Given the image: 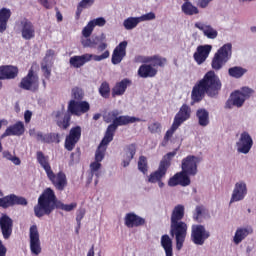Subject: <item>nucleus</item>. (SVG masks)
Masks as SVG:
<instances>
[{"instance_id": "1", "label": "nucleus", "mask_w": 256, "mask_h": 256, "mask_svg": "<svg viewBox=\"0 0 256 256\" xmlns=\"http://www.w3.org/2000/svg\"><path fill=\"white\" fill-rule=\"evenodd\" d=\"M221 87V79L215 74V71H208L204 77L194 85L191 92L192 102L199 103V101H203L205 93L208 97H216V95H219Z\"/></svg>"}, {"instance_id": "2", "label": "nucleus", "mask_w": 256, "mask_h": 256, "mask_svg": "<svg viewBox=\"0 0 256 256\" xmlns=\"http://www.w3.org/2000/svg\"><path fill=\"white\" fill-rule=\"evenodd\" d=\"M55 207L56 209L69 212L77 207V203L64 204L61 201H57L55 192L51 188H47L38 198V204L34 207V213L36 217H44V215H51Z\"/></svg>"}, {"instance_id": "3", "label": "nucleus", "mask_w": 256, "mask_h": 256, "mask_svg": "<svg viewBox=\"0 0 256 256\" xmlns=\"http://www.w3.org/2000/svg\"><path fill=\"white\" fill-rule=\"evenodd\" d=\"M183 217H185V206L178 204L174 207L170 216V235L176 241L177 251L183 249L185 239H187V231H189V226L183 222Z\"/></svg>"}, {"instance_id": "4", "label": "nucleus", "mask_w": 256, "mask_h": 256, "mask_svg": "<svg viewBox=\"0 0 256 256\" xmlns=\"http://www.w3.org/2000/svg\"><path fill=\"white\" fill-rule=\"evenodd\" d=\"M199 163H201V159L193 155H189L182 159V171L176 173L172 178L169 179V187H177V185L188 187V185H191V178L189 177H195V175H197V165H199Z\"/></svg>"}, {"instance_id": "5", "label": "nucleus", "mask_w": 256, "mask_h": 256, "mask_svg": "<svg viewBox=\"0 0 256 256\" xmlns=\"http://www.w3.org/2000/svg\"><path fill=\"white\" fill-rule=\"evenodd\" d=\"M89 109H91V106L87 101L70 100L68 104V112L65 111V108H62L54 112L53 115L58 127H61V129H67V127H69V121H71V115H77L79 117L87 113Z\"/></svg>"}, {"instance_id": "6", "label": "nucleus", "mask_w": 256, "mask_h": 256, "mask_svg": "<svg viewBox=\"0 0 256 256\" xmlns=\"http://www.w3.org/2000/svg\"><path fill=\"white\" fill-rule=\"evenodd\" d=\"M121 112L119 110H112L104 115L105 123H111L105 133L106 139L109 141H113V137L115 135V131H117V127H123L125 125H129L131 123H139L141 118H137L135 116H119Z\"/></svg>"}, {"instance_id": "7", "label": "nucleus", "mask_w": 256, "mask_h": 256, "mask_svg": "<svg viewBox=\"0 0 256 256\" xmlns=\"http://www.w3.org/2000/svg\"><path fill=\"white\" fill-rule=\"evenodd\" d=\"M231 57H233V44L226 43L214 54L211 62L212 69L221 71L223 66L231 60Z\"/></svg>"}, {"instance_id": "8", "label": "nucleus", "mask_w": 256, "mask_h": 256, "mask_svg": "<svg viewBox=\"0 0 256 256\" xmlns=\"http://www.w3.org/2000/svg\"><path fill=\"white\" fill-rule=\"evenodd\" d=\"M255 93V90L249 87H242L240 90H236L226 101L225 109H233V107H243L245 101Z\"/></svg>"}, {"instance_id": "9", "label": "nucleus", "mask_w": 256, "mask_h": 256, "mask_svg": "<svg viewBox=\"0 0 256 256\" xmlns=\"http://www.w3.org/2000/svg\"><path fill=\"white\" fill-rule=\"evenodd\" d=\"M175 155H177V152H170L162 158L158 169L148 176V183H158V181H161L165 177Z\"/></svg>"}, {"instance_id": "10", "label": "nucleus", "mask_w": 256, "mask_h": 256, "mask_svg": "<svg viewBox=\"0 0 256 256\" xmlns=\"http://www.w3.org/2000/svg\"><path fill=\"white\" fill-rule=\"evenodd\" d=\"M111 53L109 50H105L101 55H93V54H83L81 56H72L69 60V63L71 67H74V69H79L85 65V63H89L91 59L93 61H103L105 59H109V56Z\"/></svg>"}, {"instance_id": "11", "label": "nucleus", "mask_w": 256, "mask_h": 256, "mask_svg": "<svg viewBox=\"0 0 256 256\" xmlns=\"http://www.w3.org/2000/svg\"><path fill=\"white\" fill-rule=\"evenodd\" d=\"M211 237V232L202 224H193L191 226V241L194 245L203 246L205 241Z\"/></svg>"}, {"instance_id": "12", "label": "nucleus", "mask_w": 256, "mask_h": 256, "mask_svg": "<svg viewBox=\"0 0 256 256\" xmlns=\"http://www.w3.org/2000/svg\"><path fill=\"white\" fill-rule=\"evenodd\" d=\"M16 29L20 31L22 39L31 41L35 39V25L27 18H20L16 22Z\"/></svg>"}, {"instance_id": "13", "label": "nucleus", "mask_w": 256, "mask_h": 256, "mask_svg": "<svg viewBox=\"0 0 256 256\" xmlns=\"http://www.w3.org/2000/svg\"><path fill=\"white\" fill-rule=\"evenodd\" d=\"M29 243L31 254L35 256L41 255L43 251L41 247V236L39 234V228L35 224L29 228Z\"/></svg>"}, {"instance_id": "14", "label": "nucleus", "mask_w": 256, "mask_h": 256, "mask_svg": "<svg viewBox=\"0 0 256 256\" xmlns=\"http://www.w3.org/2000/svg\"><path fill=\"white\" fill-rule=\"evenodd\" d=\"M253 147V137L248 131H243L240 133L238 141L236 142V149L238 153L247 155L251 148Z\"/></svg>"}, {"instance_id": "15", "label": "nucleus", "mask_w": 256, "mask_h": 256, "mask_svg": "<svg viewBox=\"0 0 256 256\" xmlns=\"http://www.w3.org/2000/svg\"><path fill=\"white\" fill-rule=\"evenodd\" d=\"M21 89L25 91H37L39 89V76L35 74L33 68H31L26 77L21 80Z\"/></svg>"}, {"instance_id": "16", "label": "nucleus", "mask_w": 256, "mask_h": 256, "mask_svg": "<svg viewBox=\"0 0 256 256\" xmlns=\"http://www.w3.org/2000/svg\"><path fill=\"white\" fill-rule=\"evenodd\" d=\"M195 29L202 32V35L206 37V39H217L219 37V32L213 27V25L208 22L197 21L194 23Z\"/></svg>"}, {"instance_id": "17", "label": "nucleus", "mask_w": 256, "mask_h": 256, "mask_svg": "<svg viewBox=\"0 0 256 256\" xmlns=\"http://www.w3.org/2000/svg\"><path fill=\"white\" fill-rule=\"evenodd\" d=\"M245 197H247V183L243 180L236 182L232 191L230 203H238V201H243Z\"/></svg>"}, {"instance_id": "18", "label": "nucleus", "mask_w": 256, "mask_h": 256, "mask_svg": "<svg viewBox=\"0 0 256 256\" xmlns=\"http://www.w3.org/2000/svg\"><path fill=\"white\" fill-rule=\"evenodd\" d=\"M212 50L213 46L209 44L198 46L193 54L194 61L197 63V65H203V63L209 58Z\"/></svg>"}, {"instance_id": "19", "label": "nucleus", "mask_w": 256, "mask_h": 256, "mask_svg": "<svg viewBox=\"0 0 256 256\" xmlns=\"http://www.w3.org/2000/svg\"><path fill=\"white\" fill-rule=\"evenodd\" d=\"M81 139V128L79 126H76L70 130V133L68 136H66L65 139V149L67 151H73L75 149V145L79 143V140Z\"/></svg>"}, {"instance_id": "20", "label": "nucleus", "mask_w": 256, "mask_h": 256, "mask_svg": "<svg viewBox=\"0 0 256 256\" xmlns=\"http://www.w3.org/2000/svg\"><path fill=\"white\" fill-rule=\"evenodd\" d=\"M127 41H122L115 47L112 53L111 62L112 65H119L127 55Z\"/></svg>"}, {"instance_id": "21", "label": "nucleus", "mask_w": 256, "mask_h": 256, "mask_svg": "<svg viewBox=\"0 0 256 256\" xmlns=\"http://www.w3.org/2000/svg\"><path fill=\"white\" fill-rule=\"evenodd\" d=\"M24 133L25 124L22 121H18L6 128L4 133L1 135V139H5V137H21Z\"/></svg>"}, {"instance_id": "22", "label": "nucleus", "mask_w": 256, "mask_h": 256, "mask_svg": "<svg viewBox=\"0 0 256 256\" xmlns=\"http://www.w3.org/2000/svg\"><path fill=\"white\" fill-rule=\"evenodd\" d=\"M48 179L51 183L58 189V191H63L67 187V176L63 172H59L57 175L53 172L47 174Z\"/></svg>"}, {"instance_id": "23", "label": "nucleus", "mask_w": 256, "mask_h": 256, "mask_svg": "<svg viewBox=\"0 0 256 256\" xmlns=\"http://www.w3.org/2000/svg\"><path fill=\"white\" fill-rule=\"evenodd\" d=\"M191 119V107L187 104H183L178 113H176L174 117L173 123L176 124L177 127H181L185 121H189Z\"/></svg>"}, {"instance_id": "24", "label": "nucleus", "mask_w": 256, "mask_h": 256, "mask_svg": "<svg viewBox=\"0 0 256 256\" xmlns=\"http://www.w3.org/2000/svg\"><path fill=\"white\" fill-rule=\"evenodd\" d=\"M0 229L4 239H9L13 233V219L7 216V214H2L0 217Z\"/></svg>"}, {"instance_id": "25", "label": "nucleus", "mask_w": 256, "mask_h": 256, "mask_svg": "<svg viewBox=\"0 0 256 256\" xmlns=\"http://www.w3.org/2000/svg\"><path fill=\"white\" fill-rule=\"evenodd\" d=\"M125 225L126 227L133 229V227H141V225H145V220L135 213H128L125 216Z\"/></svg>"}, {"instance_id": "26", "label": "nucleus", "mask_w": 256, "mask_h": 256, "mask_svg": "<svg viewBox=\"0 0 256 256\" xmlns=\"http://www.w3.org/2000/svg\"><path fill=\"white\" fill-rule=\"evenodd\" d=\"M131 80L129 78H125L120 82H117L112 89V97H119L121 95H125V91H127V87H130Z\"/></svg>"}, {"instance_id": "27", "label": "nucleus", "mask_w": 256, "mask_h": 256, "mask_svg": "<svg viewBox=\"0 0 256 256\" xmlns=\"http://www.w3.org/2000/svg\"><path fill=\"white\" fill-rule=\"evenodd\" d=\"M184 3L181 5V12L187 17H193L199 15L200 10L198 6H195L190 0H183Z\"/></svg>"}, {"instance_id": "28", "label": "nucleus", "mask_w": 256, "mask_h": 256, "mask_svg": "<svg viewBox=\"0 0 256 256\" xmlns=\"http://www.w3.org/2000/svg\"><path fill=\"white\" fill-rule=\"evenodd\" d=\"M210 217L209 211L202 205L196 206L192 214V219L197 223H203L205 219H209Z\"/></svg>"}, {"instance_id": "29", "label": "nucleus", "mask_w": 256, "mask_h": 256, "mask_svg": "<svg viewBox=\"0 0 256 256\" xmlns=\"http://www.w3.org/2000/svg\"><path fill=\"white\" fill-rule=\"evenodd\" d=\"M113 140L107 139V136H104L101 143L99 144L96 152H95V161L98 163H101L103 159H105V153L107 151V146L111 143Z\"/></svg>"}, {"instance_id": "30", "label": "nucleus", "mask_w": 256, "mask_h": 256, "mask_svg": "<svg viewBox=\"0 0 256 256\" xmlns=\"http://www.w3.org/2000/svg\"><path fill=\"white\" fill-rule=\"evenodd\" d=\"M135 153H137V146H135V144H130L124 149L122 160L123 167H129V163H131V160L135 157Z\"/></svg>"}, {"instance_id": "31", "label": "nucleus", "mask_w": 256, "mask_h": 256, "mask_svg": "<svg viewBox=\"0 0 256 256\" xmlns=\"http://www.w3.org/2000/svg\"><path fill=\"white\" fill-rule=\"evenodd\" d=\"M11 15V9L5 7L0 9V33L7 31V25L9 23V19H11Z\"/></svg>"}, {"instance_id": "32", "label": "nucleus", "mask_w": 256, "mask_h": 256, "mask_svg": "<svg viewBox=\"0 0 256 256\" xmlns=\"http://www.w3.org/2000/svg\"><path fill=\"white\" fill-rule=\"evenodd\" d=\"M19 70L15 66H1L0 67V80L1 79H15Z\"/></svg>"}, {"instance_id": "33", "label": "nucleus", "mask_w": 256, "mask_h": 256, "mask_svg": "<svg viewBox=\"0 0 256 256\" xmlns=\"http://www.w3.org/2000/svg\"><path fill=\"white\" fill-rule=\"evenodd\" d=\"M138 75L142 77V79L155 77V75H157V68L153 67L151 64L141 65L138 69Z\"/></svg>"}, {"instance_id": "34", "label": "nucleus", "mask_w": 256, "mask_h": 256, "mask_svg": "<svg viewBox=\"0 0 256 256\" xmlns=\"http://www.w3.org/2000/svg\"><path fill=\"white\" fill-rule=\"evenodd\" d=\"M93 176H96L95 185L99 183V177H101V162L94 161L90 164V174L88 176V184L93 181Z\"/></svg>"}, {"instance_id": "35", "label": "nucleus", "mask_w": 256, "mask_h": 256, "mask_svg": "<svg viewBox=\"0 0 256 256\" xmlns=\"http://www.w3.org/2000/svg\"><path fill=\"white\" fill-rule=\"evenodd\" d=\"M161 247L165 251L166 256H173V240L167 234L161 236L160 239Z\"/></svg>"}, {"instance_id": "36", "label": "nucleus", "mask_w": 256, "mask_h": 256, "mask_svg": "<svg viewBox=\"0 0 256 256\" xmlns=\"http://www.w3.org/2000/svg\"><path fill=\"white\" fill-rule=\"evenodd\" d=\"M36 159L39 165L44 169L46 175L51 173L53 170L51 169V164H49V157L45 156L43 152L38 151L36 153Z\"/></svg>"}, {"instance_id": "37", "label": "nucleus", "mask_w": 256, "mask_h": 256, "mask_svg": "<svg viewBox=\"0 0 256 256\" xmlns=\"http://www.w3.org/2000/svg\"><path fill=\"white\" fill-rule=\"evenodd\" d=\"M29 135L41 143H51V134H43V132L37 131L35 128L29 130Z\"/></svg>"}, {"instance_id": "38", "label": "nucleus", "mask_w": 256, "mask_h": 256, "mask_svg": "<svg viewBox=\"0 0 256 256\" xmlns=\"http://www.w3.org/2000/svg\"><path fill=\"white\" fill-rule=\"evenodd\" d=\"M196 117L198 119V124L200 125V127H207V125H209V111L203 108L198 109L196 112Z\"/></svg>"}, {"instance_id": "39", "label": "nucleus", "mask_w": 256, "mask_h": 256, "mask_svg": "<svg viewBox=\"0 0 256 256\" xmlns=\"http://www.w3.org/2000/svg\"><path fill=\"white\" fill-rule=\"evenodd\" d=\"M252 232L253 230H251V228H238L233 238L235 245H239V243Z\"/></svg>"}, {"instance_id": "40", "label": "nucleus", "mask_w": 256, "mask_h": 256, "mask_svg": "<svg viewBox=\"0 0 256 256\" xmlns=\"http://www.w3.org/2000/svg\"><path fill=\"white\" fill-rule=\"evenodd\" d=\"M245 73H247V69L241 66H234L228 69L229 76L233 77L234 79H241Z\"/></svg>"}, {"instance_id": "41", "label": "nucleus", "mask_w": 256, "mask_h": 256, "mask_svg": "<svg viewBox=\"0 0 256 256\" xmlns=\"http://www.w3.org/2000/svg\"><path fill=\"white\" fill-rule=\"evenodd\" d=\"M139 23H141L139 17H128L123 21V27L126 31H133Z\"/></svg>"}, {"instance_id": "42", "label": "nucleus", "mask_w": 256, "mask_h": 256, "mask_svg": "<svg viewBox=\"0 0 256 256\" xmlns=\"http://www.w3.org/2000/svg\"><path fill=\"white\" fill-rule=\"evenodd\" d=\"M99 41H101V38L99 36L92 37V38H82L81 44L83 47H89L90 49H95L97 45H99Z\"/></svg>"}, {"instance_id": "43", "label": "nucleus", "mask_w": 256, "mask_h": 256, "mask_svg": "<svg viewBox=\"0 0 256 256\" xmlns=\"http://www.w3.org/2000/svg\"><path fill=\"white\" fill-rule=\"evenodd\" d=\"M99 93L104 99H109V95H111V87L107 81L101 83L99 87Z\"/></svg>"}, {"instance_id": "44", "label": "nucleus", "mask_w": 256, "mask_h": 256, "mask_svg": "<svg viewBox=\"0 0 256 256\" xmlns=\"http://www.w3.org/2000/svg\"><path fill=\"white\" fill-rule=\"evenodd\" d=\"M179 128V126H177L176 124L172 123V126L169 130L166 131V134L164 136V139L162 141V145L163 147H165L167 145V143H169L171 137H173L175 131Z\"/></svg>"}, {"instance_id": "45", "label": "nucleus", "mask_w": 256, "mask_h": 256, "mask_svg": "<svg viewBox=\"0 0 256 256\" xmlns=\"http://www.w3.org/2000/svg\"><path fill=\"white\" fill-rule=\"evenodd\" d=\"M150 63L154 67H165V63H167V59L160 56H152L150 57Z\"/></svg>"}, {"instance_id": "46", "label": "nucleus", "mask_w": 256, "mask_h": 256, "mask_svg": "<svg viewBox=\"0 0 256 256\" xmlns=\"http://www.w3.org/2000/svg\"><path fill=\"white\" fill-rule=\"evenodd\" d=\"M0 207H2V209H7L8 207H13V197H12V194L0 198Z\"/></svg>"}, {"instance_id": "47", "label": "nucleus", "mask_w": 256, "mask_h": 256, "mask_svg": "<svg viewBox=\"0 0 256 256\" xmlns=\"http://www.w3.org/2000/svg\"><path fill=\"white\" fill-rule=\"evenodd\" d=\"M138 169L144 175L147 173L149 167L147 166V158L145 156H140L138 161Z\"/></svg>"}, {"instance_id": "48", "label": "nucleus", "mask_w": 256, "mask_h": 256, "mask_svg": "<svg viewBox=\"0 0 256 256\" xmlns=\"http://www.w3.org/2000/svg\"><path fill=\"white\" fill-rule=\"evenodd\" d=\"M51 65V62H42L41 64V69L45 79H50L51 77Z\"/></svg>"}, {"instance_id": "49", "label": "nucleus", "mask_w": 256, "mask_h": 256, "mask_svg": "<svg viewBox=\"0 0 256 256\" xmlns=\"http://www.w3.org/2000/svg\"><path fill=\"white\" fill-rule=\"evenodd\" d=\"M92 25V27H105L107 25V20L104 17H98L96 19L89 21Z\"/></svg>"}, {"instance_id": "50", "label": "nucleus", "mask_w": 256, "mask_h": 256, "mask_svg": "<svg viewBox=\"0 0 256 256\" xmlns=\"http://www.w3.org/2000/svg\"><path fill=\"white\" fill-rule=\"evenodd\" d=\"M161 129V123L159 122H152L148 125V131H150L152 134L161 133Z\"/></svg>"}, {"instance_id": "51", "label": "nucleus", "mask_w": 256, "mask_h": 256, "mask_svg": "<svg viewBox=\"0 0 256 256\" xmlns=\"http://www.w3.org/2000/svg\"><path fill=\"white\" fill-rule=\"evenodd\" d=\"M94 29V26L90 22H88V24L82 30V36L85 39L91 37Z\"/></svg>"}, {"instance_id": "52", "label": "nucleus", "mask_w": 256, "mask_h": 256, "mask_svg": "<svg viewBox=\"0 0 256 256\" xmlns=\"http://www.w3.org/2000/svg\"><path fill=\"white\" fill-rule=\"evenodd\" d=\"M13 205H27V199L21 196L12 194V206Z\"/></svg>"}, {"instance_id": "53", "label": "nucleus", "mask_w": 256, "mask_h": 256, "mask_svg": "<svg viewBox=\"0 0 256 256\" xmlns=\"http://www.w3.org/2000/svg\"><path fill=\"white\" fill-rule=\"evenodd\" d=\"M156 18V15L154 12H149V13H146V14H143L141 16L138 17V20L140 21V23H143L145 21H153L155 20Z\"/></svg>"}, {"instance_id": "54", "label": "nucleus", "mask_w": 256, "mask_h": 256, "mask_svg": "<svg viewBox=\"0 0 256 256\" xmlns=\"http://www.w3.org/2000/svg\"><path fill=\"white\" fill-rule=\"evenodd\" d=\"M38 3L44 7V9H53L55 7V0H38Z\"/></svg>"}, {"instance_id": "55", "label": "nucleus", "mask_w": 256, "mask_h": 256, "mask_svg": "<svg viewBox=\"0 0 256 256\" xmlns=\"http://www.w3.org/2000/svg\"><path fill=\"white\" fill-rule=\"evenodd\" d=\"M72 97L73 99H76V101H81V99H83V90L80 88H73Z\"/></svg>"}, {"instance_id": "56", "label": "nucleus", "mask_w": 256, "mask_h": 256, "mask_svg": "<svg viewBox=\"0 0 256 256\" xmlns=\"http://www.w3.org/2000/svg\"><path fill=\"white\" fill-rule=\"evenodd\" d=\"M213 3V0H197V7L199 9H207Z\"/></svg>"}, {"instance_id": "57", "label": "nucleus", "mask_w": 256, "mask_h": 256, "mask_svg": "<svg viewBox=\"0 0 256 256\" xmlns=\"http://www.w3.org/2000/svg\"><path fill=\"white\" fill-rule=\"evenodd\" d=\"M151 57L138 55L134 58L135 63H151Z\"/></svg>"}, {"instance_id": "58", "label": "nucleus", "mask_w": 256, "mask_h": 256, "mask_svg": "<svg viewBox=\"0 0 256 256\" xmlns=\"http://www.w3.org/2000/svg\"><path fill=\"white\" fill-rule=\"evenodd\" d=\"M53 57H55V51L54 50H48L46 52V56L43 60L44 63H52Z\"/></svg>"}, {"instance_id": "59", "label": "nucleus", "mask_w": 256, "mask_h": 256, "mask_svg": "<svg viewBox=\"0 0 256 256\" xmlns=\"http://www.w3.org/2000/svg\"><path fill=\"white\" fill-rule=\"evenodd\" d=\"M84 217H85V210L84 209L78 210L76 215V221H77L78 227H81V221H83Z\"/></svg>"}, {"instance_id": "60", "label": "nucleus", "mask_w": 256, "mask_h": 256, "mask_svg": "<svg viewBox=\"0 0 256 256\" xmlns=\"http://www.w3.org/2000/svg\"><path fill=\"white\" fill-rule=\"evenodd\" d=\"M93 3H95V0H81L79 7L82 9H87V7H91Z\"/></svg>"}, {"instance_id": "61", "label": "nucleus", "mask_w": 256, "mask_h": 256, "mask_svg": "<svg viewBox=\"0 0 256 256\" xmlns=\"http://www.w3.org/2000/svg\"><path fill=\"white\" fill-rule=\"evenodd\" d=\"M31 117H33V112L26 110L24 113V121L25 123H31Z\"/></svg>"}, {"instance_id": "62", "label": "nucleus", "mask_w": 256, "mask_h": 256, "mask_svg": "<svg viewBox=\"0 0 256 256\" xmlns=\"http://www.w3.org/2000/svg\"><path fill=\"white\" fill-rule=\"evenodd\" d=\"M0 256H7V247L3 245V241L0 240Z\"/></svg>"}, {"instance_id": "63", "label": "nucleus", "mask_w": 256, "mask_h": 256, "mask_svg": "<svg viewBox=\"0 0 256 256\" xmlns=\"http://www.w3.org/2000/svg\"><path fill=\"white\" fill-rule=\"evenodd\" d=\"M3 156L5 157V159H7L8 161H12V159L15 157L13 156L10 152H3Z\"/></svg>"}, {"instance_id": "64", "label": "nucleus", "mask_w": 256, "mask_h": 256, "mask_svg": "<svg viewBox=\"0 0 256 256\" xmlns=\"http://www.w3.org/2000/svg\"><path fill=\"white\" fill-rule=\"evenodd\" d=\"M107 49V43H101L99 46H98V48H97V50L98 51H105Z\"/></svg>"}]
</instances>
